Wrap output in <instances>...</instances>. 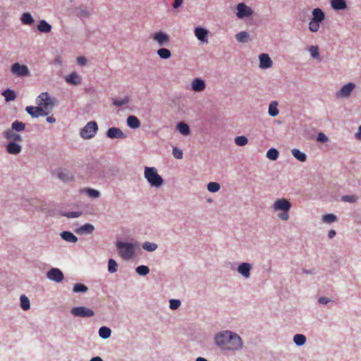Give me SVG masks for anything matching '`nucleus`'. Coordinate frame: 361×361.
<instances>
[{"label":"nucleus","instance_id":"4be33fe9","mask_svg":"<svg viewBox=\"0 0 361 361\" xmlns=\"http://www.w3.org/2000/svg\"><path fill=\"white\" fill-rule=\"evenodd\" d=\"M312 16H313V18H312V20H313L314 21H317V22H319L320 23L325 18L324 13L322 11V9H320L319 8H314L313 10Z\"/></svg>","mask_w":361,"mask_h":361},{"label":"nucleus","instance_id":"ddd939ff","mask_svg":"<svg viewBox=\"0 0 361 361\" xmlns=\"http://www.w3.org/2000/svg\"><path fill=\"white\" fill-rule=\"evenodd\" d=\"M4 137L9 142H22L23 138L21 135L15 133L13 130L8 129L4 132Z\"/></svg>","mask_w":361,"mask_h":361},{"label":"nucleus","instance_id":"a19ab883","mask_svg":"<svg viewBox=\"0 0 361 361\" xmlns=\"http://www.w3.org/2000/svg\"><path fill=\"white\" fill-rule=\"evenodd\" d=\"M267 157L270 160H273V161L276 160L279 157V152L276 149L271 148L268 150V152L267 153Z\"/></svg>","mask_w":361,"mask_h":361},{"label":"nucleus","instance_id":"9d476101","mask_svg":"<svg viewBox=\"0 0 361 361\" xmlns=\"http://www.w3.org/2000/svg\"><path fill=\"white\" fill-rule=\"evenodd\" d=\"M355 88V85L353 82H348L344 85L341 89L336 93L338 98H345L350 95L353 90Z\"/></svg>","mask_w":361,"mask_h":361},{"label":"nucleus","instance_id":"b1692460","mask_svg":"<svg viewBox=\"0 0 361 361\" xmlns=\"http://www.w3.org/2000/svg\"><path fill=\"white\" fill-rule=\"evenodd\" d=\"M331 6L334 10H343L347 7L345 0H331Z\"/></svg>","mask_w":361,"mask_h":361},{"label":"nucleus","instance_id":"72a5a7b5","mask_svg":"<svg viewBox=\"0 0 361 361\" xmlns=\"http://www.w3.org/2000/svg\"><path fill=\"white\" fill-rule=\"evenodd\" d=\"M292 154L295 158L300 161H305L307 159L306 154L302 152H300L298 149H293L292 150Z\"/></svg>","mask_w":361,"mask_h":361},{"label":"nucleus","instance_id":"6e6d98bb","mask_svg":"<svg viewBox=\"0 0 361 361\" xmlns=\"http://www.w3.org/2000/svg\"><path fill=\"white\" fill-rule=\"evenodd\" d=\"M86 192L89 196L94 198L99 197L100 195L99 192L94 189H87Z\"/></svg>","mask_w":361,"mask_h":361},{"label":"nucleus","instance_id":"680f3d73","mask_svg":"<svg viewBox=\"0 0 361 361\" xmlns=\"http://www.w3.org/2000/svg\"><path fill=\"white\" fill-rule=\"evenodd\" d=\"M329 301V299L325 297H321L319 299V302L323 305L327 304Z\"/></svg>","mask_w":361,"mask_h":361},{"label":"nucleus","instance_id":"393cba45","mask_svg":"<svg viewBox=\"0 0 361 361\" xmlns=\"http://www.w3.org/2000/svg\"><path fill=\"white\" fill-rule=\"evenodd\" d=\"M37 29L40 32L48 33L51 30V26L44 20H42L39 21Z\"/></svg>","mask_w":361,"mask_h":361},{"label":"nucleus","instance_id":"49530a36","mask_svg":"<svg viewBox=\"0 0 361 361\" xmlns=\"http://www.w3.org/2000/svg\"><path fill=\"white\" fill-rule=\"evenodd\" d=\"M320 27V23L311 20L309 23V29L311 32H316Z\"/></svg>","mask_w":361,"mask_h":361},{"label":"nucleus","instance_id":"f03ea898","mask_svg":"<svg viewBox=\"0 0 361 361\" xmlns=\"http://www.w3.org/2000/svg\"><path fill=\"white\" fill-rule=\"evenodd\" d=\"M55 99L51 97L47 92L41 93L36 99V104L42 109L44 115L47 116L53 110Z\"/></svg>","mask_w":361,"mask_h":361},{"label":"nucleus","instance_id":"864d4df0","mask_svg":"<svg viewBox=\"0 0 361 361\" xmlns=\"http://www.w3.org/2000/svg\"><path fill=\"white\" fill-rule=\"evenodd\" d=\"M180 304L181 302L179 300L172 299L170 300V308L171 310H176L180 307Z\"/></svg>","mask_w":361,"mask_h":361},{"label":"nucleus","instance_id":"7c9ffc66","mask_svg":"<svg viewBox=\"0 0 361 361\" xmlns=\"http://www.w3.org/2000/svg\"><path fill=\"white\" fill-rule=\"evenodd\" d=\"M177 129L183 135H188L190 134V128L188 124L185 123H178Z\"/></svg>","mask_w":361,"mask_h":361},{"label":"nucleus","instance_id":"39448f33","mask_svg":"<svg viewBox=\"0 0 361 361\" xmlns=\"http://www.w3.org/2000/svg\"><path fill=\"white\" fill-rule=\"evenodd\" d=\"M116 247L120 256L124 259H131L135 253V247L131 243L118 242Z\"/></svg>","mask_w":361,"mask_h":361},{"label":"nucleus","instance_id":"c03bdc74","mask_svg":"<svg viewBox=\"0 0 361 361\" xmlns=\"http://www.w3.org/2000/svg\"><path fill=\"white\" fill-rule=\"evenodd\" d=\"M88 290L87 287L84 284L76 283L73 286V291L75 293H85Z\"/></svg>","mask_w":361,"mask_h":361},{"label":"nucleus","instance_id":"e433bc0d","mask_svg":"<svg viewBox=\"0 0 361 361\" xmlns=\"http://www.w3.org/2000/svg\"><path fill=\"white\" fill-rule=\"evenodd\" d=\"M249 34L245 31H242L235 35V39L239 42H246L248 39Z\"/></svg>","mask_w":361,"mask_h":361},{"label":"nucleus","instance_id":"0e129e2a","mask_svg":"<svg viewBox=\"0 0 361 361\" xmlns=\"http://www.w3.org/2000/svg\"><path fill=\"white\" fill-rule=\"evenodd\" d=\"M356 138L361 140V126L359 127L358 132L356 133Z\"/></svg>","mask_w":361,"mask_h":361},{"label":"nucleus","instance_id":"473e14b6","mask_svg":"<svg viewBox=\"0 0 361 361\" xmlns=\"http://www.w3.org/2000/svg\"><path fill=\"white\" fill-rule=\"evenodd\" d=\"M111 331L109 327L102 326L99 330V335L101 338L106 339L110 337Z\"/></svg>","mask_w":361,"mask_h":361},{"label":"nucleus","instance_id":"de8ad7c7","mask_svg":"<svg viewBox=\"0 0 361 361\" xmlns=\"http://www.w3.org/2000/svg\"><path fill=\"white\" fill-rule=\"evenodd\" d=\"M220 189V185L216 182H210L207 185V190L212 192H216Z\"/></svg>","mask_w":361,"mask_h":361},{"label":"nucleus","instance_id":"a878e982","mask_svg":"<svg viewBox=\"0 0 361 361\" xmlns=\"http://www.w3.org/2000/svg\"><path fill=\"white\" fill-rule=\"evenodd\" d=\"M127 124L132 128H137L140 126V121L136 116H129L127 118Z\"/></svg>","mask_w":361,"mask_h":361},{"label":"nucleus","instance_id":"f257e3e1","mask_svg":"<svg viewBox=\"0 0 361 361\" xmlns=\"http://www.w3.org/2000/svg\"><path fill=\"white\" fill-rule=\"evenodd\" d=\"M215 341L222 350L235 351L243 347L241 338L230 331H225L217 334Z\"/></svg>","mask_w":361,"mask_h":361},{"label":"nucleus","instance_id":"69168bd1","mask_svg":"<svg viewBox=\"0 0 361 361\" xmlns=\"http://www.w3.org/2000/svg\"><path fill=\"white\" fill-rule=\"evenodd\" d=\"M47 121L49 123H54L56 119L53 116H49L47 118Z\"/></svg>","mask_w":361,"mask_h":361},{"label":"nucleus","instance_id":"cd10ccee","mask_svg":"<svg viewBox=\"0 0 361 361\" xmlns=\"http://www.w3.org/2000/svg\"><path fill=\"white\" fill-rule=\"evenodd\" d=\"M20 20L23 24L26 25H31L34 23V19L31 14L28 12L23 13L21 16Z\"/></svg>","mask_w":361,"mask_h":361},{"label":"nucleus","instance_id":"c9c22d12","mask_svg":"<svg viewBox=\"0 0 361 361\" xmlns=\"http://www.w3.org/2000/svg\"><path fill=\"white\" fill-rule=\"evenodd\" d=\"M20 307L23 310H27L30 307V300L27 296L23 295L20 296Z\"/></svg>","mask_w":361,"mask_h":361},{"label":"nucleus","instance_id":"bf43d9fd","mask_svg":"<svg viewBox=\"0 0 361 361\" xmlns=\"http://www.w3.org/2000/svg\"><path fill=\"white\" fill-rule=\"evenodd\" d=\"M77 62L80 66H85L87 64V59L84 56H78L77 58Z\"/></svg>","mask_w":361,"mask_h":361},{"label":"nucleus","instance_id":"a211bd4d","mask_svg":"<svg viewBox=\"0 0 361 361\" xmlns=\"http://www.w3.org/2000/svg\"><path fill=\"white\" fill-rule=\"evenodd\" d=\"M25 110L27 114L33 118H37L39 116H45L42 109L38 105L37 106H28L26 107Z\"/></svg>","mask_w":361,"mask_h":361},{"label":"nucleus","instance_id":"09e8293b","mask_svg":"<svg viewBox=\"0 0 361 361\" xmlns=\"http://www.w3.org/2000/svg\"><path fill=\"white\" fill-rule=\"evenodd\" d=\"M322 220L324 223L330 224V223L336 221L337 217L334 214H329L324 215L322 217Z\"/></svg>","mask_w":361,"mask_h":361},{"label":"nucleus","instance_id":"2f4dec72","mask_svg":"<svg viewBox=\"0 0 361 361\" xmlns=\"http://www.w3.org/2000/svg\"><path fill=\"white\" fill-rule=\"evenodd\" d=\"M57 177L63 181H67L73 178L71 173L67 171L59 170L56 172Z\"/></svg>","mask_w":361,"mask_h":361},{"label":"nucleus","instance_id":"4d7b16f0","mask_svg":"<svg viewBox=\"0 0 361 361\" xmlns=\"http://www.w3.org/2000/svg\"><path fill=\"white\" fill-rule=\"evenodd\" d=\"M68 218H76L81 215V212H67L64 214Z\"/></svg>","mask_w":361,"mask_h":361},{"label":"nucleus","instance_id":"603ef678","mask_svg":"<svg viewBox=\"0 0 361 361\" xmlns=\"http://www.w3.org/2000/svg\"><path fill=\"white\" fill-rule=\"evenodd\" d=\"M357 200V197L355 195H344L342 197V200L348 202H355Z\"/></svg>","mask_w":361,"mask_h":361},{"label":"nucleus","instance_id":"5701e85b","mask_svg":"<svg viewBox=\"0 0 361 361\" xmlns=\"http://www.w3.org/2000/svg\"><path fill=\"white\" fill-rule=\"evenodd\" d=\"M94 230V227L90 224H85V225L78 228L75 231L78 234L92 233Z\"/></svg>","mask_w":361,"mask_h":361},{"label":"nucleus","instance_id":"20e7f679","mask_svg":"<svg viewBox=\"0 0 361 361\" xmlns=\"http://www.w3.org/2000/svg\"><path fill=\"white\" fill-rule=\"evenodd\" d=\"M145 178L152 186L159 187L163 184V178L154 167H145Z\"/></svg>","mask_w":361,"mask_h":361},{"label":"nucleus","instance_id":"7ed1b4c3","mask_svg":"<svg viewBox=\"0 0 361 361\" xmlns=\"http://www.w3.org/2000/svg\"><path fill=\"white\" fill-rule=\"evenodd\" d=\"M290 208V202L285 198L277 199L273 204V209L275 212H282L278 214V216L283 221H287L289 219V211Z\"/></svg>","mask_w":361,"mask_h":361},{"label":"nucleus","instance_id":"4c0bfd02","mask_svg":"<svg viewBox=\"0 0 361 361\" xmlns=\"http://www.w3.org/2000/svg\"><path fill=\"white\" fill-rule=\"evenodd\" d=\"M12 129L13 131H22L25 130V125L24 123L18 121H16L12 123Z\"/></svg>","mask_w":361,"mask_h":361},{"label":"nucleus","instance_id":"423d86ee","mask_svg":"<svg viewBox=\"0 0 361 361\" xmlns=\"http://www.w3.org/2000/svg\"><path fill=\"white\" fill-rule=\"evenodd\" d=\"M97 130V123L95 121H90L80 130V135L83 139H91L96 135Z\"/></svg>","mask_w":361,"mask_h":361},{"label":"nucleus","instance_id":"0eeeda50","mask_svg":"<svg viewBox=\"0 0 361 361\" xmlns=\"http://www.w3.org/2000/svg\"><path fill=\"white\" fill-rule=\"evenodd\" d=\"M236 16L240 19L250 17L253 14L252 9L244 3H239L236 6Z\"/></svg>","mask_w":361,"mask_h":361},{"label":"nucleus","instance_id":"58836bf2","mask_svg":"<svg viewBox=\"0 0 361 361\" xmlns=\"http://www.w3.org/2000/svg\"><path fill=\"white\" fill-rule=\"evenodd\" d=\"M118 270V264L113 259H110L108 262V271L110 273H115Z\"/></svg>","mask_w":361,"mask_h":361},{"label":"nucleus","instance_id":"1a4fd4ad","mask_svg":"<svg viewBox=\"0 0 361 361\" xmlns=\"http://www.w3.org/2000/svg\"><path fill=\"white\" fill-rule=\"evenodd\" d=\"M11 72L13 74L19 77L29 75V69L27 66L21 65L19 63H15L12 65Z\"/></svg>","mask_w":361,"mask_h":361},{"label":"nucleus","instance_id":"6ab92c4d","mask_svg":"<svg viewBox=\"0 0 361 361\" xmlns=\"http://www.w3.org/2000/svg\"><path fill=\"white\" fill-rule=\"evenodd\" d=\"M191 87L195 92H202L205 90L206 85L203 80L195 78L192 81Z\"/></svg>","mask_w":361,"mask_h":361},{"label":"nucleus","instance_id":"a18cd8bd","mask_svg":"<svg viewBox=\"0 0 361 361\" xmlns=\"http://www.w3.org/2000/svg\"><path fill=\"white\" fill-rule=\"evenodd\" d=\"M136 272L140 276H145L149 272L148 267L140 265L136 268Z\"/></svg>","mask_w":361,"mask_h":361},{"label":"nucleus","instance_id":"2eb2a0df","mask_svg":"<svg viewBox=\"0 0 361 361\" xmlns=\"http://www.w3.org/2000/svg\"><path fill=\"white\" fill-rule=\"evenodd\" d=\"M106 135L111 139H119L124 138L126 137L123 131L120 128L116 127L110 128L107 130Z\"/></svg>","mask_w":361,"mask_h":361},{"label":"nucleus","instance_id":"8fccbe9b","mask_svg":"<svg viewBox=\"0 0 361 361\" xmlns=\"http://www.w3.org/2000/svg\"><path fill=\"white\" fill-rule=\"evenodd\" d=\"M142 248L145 250L152 252L157 248V245L153 243L146 242L142 245Z\"/></svg>","mask_w":361,"mask_h":361},{"label":"nucleus","instance_id":"052dcab7","mask_svg":"<svg viewBox=\"0 0 361 361\" xmlns=\"http://www.w3.org/2000/svg\"><path fill=\"white\" fill-rule=\"evenodd\" d=\"M183 3V0H174V2L173 4V7L174 8H180Z\"/></svg>","mask_w":361,"mask_h":361},{"label":"nucleus","instance_id":"f3484780","mask_svg":"<svg viewBox=\"0 0 361 361\" xmlns=\"http://www.w3.org/2000/svg\"><path fill=\"white\" fill-rule=\"evenodd\" d=\"M65 80L67 83L78 85L81 83V77L75 72H73L71 74L65 76Z\"/></svg>","mask_w":361,"mask_h":361},{"label":"nucleus","instance_id":"4468645a","mask_svg":"<svg viewBox=\"0 0 361 361\" xmlns=\"http://www.w3.org/2000/svg\"><path fill=\"white\" fill-rule=\"evenodd\" d=\"M21 142H9L6 145V152L10 154H18L21 150Z\"/></svg>","mask_w":361,"mask_h":361},{"label":"nucleus","instance_id":"bb28decb","mask_svg":"<svg viewBox=\"0 0 361 361\" xmlns=\"http://www.w3.org/2000/svg\"><path fill=\"white\" fill-rule=\"evenodd\" d=\"M61 236L64 240L68 242L76 243L78 241V238L70 231H63L61 233Z\"/></svg>","mask_w":361,"mask_h":361},{"label":"nucleus","instance_id":"dca6fc26","mask_svg":"<svg viewBox=\"0 0 361 361\" xmlns=\"http://www.w3.org/2000/svg\"><path fill=\"white\" fill-rule=\"evenodd\" d=\"M259 58V67L262 69L269 68L272 66V61L267 54H262Z\"/></svg>","mask_w":361,"mask_h":361},{"label":"nucleus","instance_id":"37998d69","mask_svg":"<svg viewBox=\"0 0 361 361\" xmlns=\"http://www.w3.org/2000/svg\"><path fill=\"white\" fill-rule=\"evenodd\" d=\"M129 101L128 97H125L123 98H116L113 99V104L116 106H121L124 104H126Z\"/></svg>","mask_w":361,"mask_h":361},{"label":"nucleus","instance_id":"13d9d810","mask_svg":"<svg viewBox=\"0 0 361 361\" xmlns=\"http://www.w3.org/2000/svg\"><path fill=\"white\" fill-rule=\"evenodd\" d=\"M317 140L321 142H326L328 141V137L323 133H319L318 134Z\"/></svg>","mask_w":361,"mask_h":361},{"label":"nucleus","instance_id":"ea45409f","mask_svg":"<svg viewBox=\"0 0 361 361\" xmlns=\"http://www.w3.org/2000/svg\"><path fill=\"white\" fill-rule=\"evenodd\" d=\"M247 142H248V139L245 136H243V135L237 136L235 138V143L238 146H240V147L245 146L247 144Z\"/></svg>","mask_w":361,"mask_h":361},{"label":"nucleus","instance_id":"338daca9","mask_svg":"<svg viewBox=\"0 0 361 361\" xmlns=\"http://www.w3.org/2000/svg\"><path fill=\"white\" fill-rule=\"evenodd\" d=\"M90 361H103L102 359L100 357H92Z\"/></svg>","mask_w":361,"mask_h":361},{"label":"nucleus","instance_id":"c756f323","mask_svg":"<svg viewBox=\"0 0 361 361\" xmlns=\"http://www.w3.org/2000/svg\"><path fill=\"white\" fill-rule=\"evenodd\" d=\"M278 103L276 101H273L269 106V114L273 117L276 116L279 114V110L277 109Z\"/></svg>","mask_w":361,"mask_h":361},{"label":"nucleus","instance_id":"c85d7f7f","mask_svg":"<svg viewBox=\"0 0 361 361\" xmlns=\"http://www.w3.org/2000/svg\"><path fill=\"white\" fill-rule=\"evenodd\" d=\"M2 95L5 97L6 102L13 101L16 98L15 92L8 89L4 91Z\"/></svg>","mask_w":361,"mask_h":361},{"label":"nucleus","instance_id":"5fc2aeb1","mask_svg":"<svg viewBox=\"0 0 361 361\" xmlns=\"http://www.w3.org/2000/svg\"><path fill=\"white\" fill-rule=\"evenodd\" d=\"M173 155L175 158L180 159L183 158V152L181 149H180L177 147H173Z\"/></svg>","mask_w":361,"mask_h":361},{"label":"nucleus","instance_id":"6e6552de","mask_svg":"<svg viewBox=\"0 0 361 361\" xmlns=\"http://www.w3.org/2000/svg\"><path fill=\"white\" fill-rule=\"evenodd\" d=\"M71 312L75 317H91L94 316L93 310L85 307H75L71 309Z\"/></svg>","mask_w":361,"mask_h":361},{"label":"nucleus","instance_id":"3c124183","mask_svg":"<svg viewBox=\"0 0 361 361\" xmlns=\"http://www.w3.org/2000/svg\"><path fill=\"white\" fill-rule=\"evenodd\" d=\"M309 51L312 55V56L314 59H318L319 56V48L318 47H314V46H312L309 48Z\"/></svg>","mask_w":361,"mask_h":361},{"label":"nucleus","instance_id":"aec40b11","mask_svg":"<svg viewBox=\"0 0 361 361\" xmlns=\"http://www.w3.org/2000/svg\"><path fill=\"white\" fill-rule=\"evenodd\" d=\"M195 37L202 42H207L208 31L202 27H196L195 30Z\"/></svg>","mask_w":361,"mask_h":361},{"label":"nucleus","instance_id":"f8f14e48","mask_svg":"<svg viewBox=\"0 0 361 361\" xmlns=\"http://www.w3.org/2000/svg\"><path fill=\"white\" fill-rule=\"evenodd\" d=\"M153 39L156 41L160 46H165L169 43V35L164 32H155L153 35Z\"/></svg>","mask_w":361,"mask_h":361},{"label":"nucleus","instance_id":"79ce46f5","mask_svg":"<svg viewBox=\"0 0 361 361\" xmlns=\"http://www.w3.org/2000/svg\"><path fill=\"white\" fill-rule=\"evenodd\" d=\"M293 341L298 345H303L306 341V338L302 334H296L294 336Z\"/></svg>","mask_w":361,"mask_h":361},{"label":"nucleus","instance_id":"9b49d317","mask_svg":"<svg viewBox=\"0 0 361 361\" xmlns=\"http://www.w3.org/2000/svg\"><path fill=\"white\" fill-rule=\"evenodd\" d=\"M47 277L53 281L59 283L63 281L64 276L62 271L57 268H51L47 273Z\"/></svg>","mask_w":361,"mask_h":361},{"label":"nucleus","instance_id":"f704fd0d","mask_svg":"<svg viewBox=\"0 0 361 361\" xmlns=\"http://www.w3.org/2000/svg\"><path fill=\"white\" fill-rule=\"evenodd\" d=\"M157 54L161 59H168L171 57V53L170 50L166 48H161L157 51Z\"/></svg>","mask_w":361,"mask_h":361},{"label":"nucleus","instance_id":"774afa93","mask_svg":"<svg viewBox=\"0 0 361 361\" xmlns=\"http://www.w3.org/2000/svg\"><path fill=\"white\" fill-rule=\"evenodd\" d=\"M196 361H207L205 358L199 357L196 359Z\"/></svg>","mask_w":361,"mask_h":361},{"label":"nucleus","instance_id":"e2e57ef3","mask_svg":"<svg viewBox=\"0 0 361 361\" xmlns=\"http://www.w3.org/2000/svg\"><path fill=\"white\" fill-rule=\"evenodd\" d=\"M328 235L329 238H333L336 235V231L334 230H330Z\"/></svg>","mask_w":361,"mask_h":361},{"label":"nucleus","instance_id":"412c9836","mask_svg":"<svg viewBox=\"0 0 361 361\" xmlns=\"http://www.w3.org/2000/svg\"><path fill=\"white\" fill-rule=\"evenodd\" d=\"M251 264L248 263H242L238 268V272L242 274L245 278L250 277V270H251Z\"/></svg>","mask_w":361,"mask_h":361}]
</instances>
